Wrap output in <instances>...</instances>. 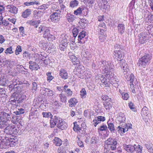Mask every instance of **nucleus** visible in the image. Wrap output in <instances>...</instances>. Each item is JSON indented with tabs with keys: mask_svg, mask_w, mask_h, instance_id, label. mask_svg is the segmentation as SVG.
Listing matches in <instances>:
<instances>
[{
	"mask_svg": "<svg viewBox=\"0 0 153 153\" xmlns=\"http://www.w3.org/2000/svg\"><path fill=\"white\" fill-rule=\"evenodd\" d=\"M70 59L74 65H78L80 62L79 60L74 55H70L69 56Z\"/></svg>",
	"mask_w": 153,
	"mask_h": 153,
	"instance_id": "obj_23",
	"label": "nucleus"
},
{
	"mask_svg": "<svg viewBox=\"0 0 153 153\" xmlns=\"http://www.w3.org/2000/svg\"><path fill=\"white\" fill-rule=\"evenodd\" d=\"M31 13L30 9H27L22 13V16L24 18H26L30 15Z\"/></svg>",
	"mask_w": 153,
	"mask_h": 153,
	"instance_id": "obj_24",
	"label": "nucleus"
},
{
	"mask_svg": "<svg viewBox=\"0 0 153 153\" xmlns=\"http://www.w3.org/2000/svg\"><path fill=\"white\" fill-rule=\"evenodd\" d=\"M148 109L146 107H144L142 109L141 114L143 119H148L149 118L148 116Z\"/></svg>",
	"mask_w": 153,
	"mask_h": 153,
	"instance_id": "obj_15",
	"label": "nucleus"
},
{
	"mask_svg": "<svg viewBox=\"0 0 153 153\" xmlns=\"http://www.w3.org/2000/svg\"><path fill=\"white\" fill-rule=\"evenodd\" d=\"M43 37L47 39L49 41H53L55 39L54 36L51 34L50 28L49 27H45L43 31Z\"/></svg>",
	"mask_w": 153,
	"mask_h": 153,
	"instance_id": "obj_9",
	"label": "nucleus"
},
{
	"mask_svg": "<svg viewBox=\"0 0 153 153\" xmlns=\"http://www.w3.org/2000/svg\"><path fill=\"white\" fill-rule=\"evenodd\" d=\"M42 91V94L45 96H52L53 94V91L49 89L44 88Z\"/></svg>",
	"mask_w": 153,
	"mask_h": 153,
	"instance_id": "obj_22",
	"label": "nucleus"
},
{
	"mask_svg": "<svg viewBox=\"0 0 153 153\" xmlns=\"http://www.w3.org/2000/svg\"><path fill=\"white\" fill-rule=\"evenodd\" d=\"M53 104L55 106H60L62 105L61 103H60V102L57 100L55 101L54 102Z\"/></svg>",
	"mask_w": 153,
	"mask_h": 153,
	"instance_id": "obj_61",
	"label": "nucleus"
},
{
	"mask_svg": "<svg viewBox=\"0 0 153 153\" xmlns=\"http://www.w3.org/2000/svg\"><path fill=\"white\" fill-rule=\"evenodd\" d=\"M9 24L8 22L6 20H4L1 22V25H3L5 26H7Z\"/></svg>",
	"mask_w": 153,
	"mask_h": 153,
	"instance_id": "obj_62",
	"label": "nucleus"
},
{
	"mask_svg": "<svg viewBox=\"0 0 153 153\" xmlns=\"http://www.w3.org/2000/svg\"><path fill=\"white\" fill-rule=\"evenodd\" d=\"M148 2L151 9L153 10V0H148Z\"/></svg>",
	"mask_w": 153,
	"mask_h": 153,
	"instance_id": "obj_57",
	"label": "nucleus"
},
{
	"mask_svg": "<svg viewBox=\"0 0 153 153\" xmlns=\"http://www.w3.org/2000/svg\"><path fill=\"white\" fill-rule=\"evenodd\" d=\"M106 141L107 149L111 150H114L116 149L117 142L115 139L112 138H109Z\"/></svg>",
	"mask_w": 153,
	"mask_h": 153,
	"instance_id": "obj_4",
	"label": "nucleus"
},
{
	"mask_svg": "<svg viewBox=\"0 0 153 153\" xmlns=\"http://www.w3.org/2000/svg\"><path fill=\"white\" fill-rule=\"evenodd\" d=\"M128 105L129 107L131 109L133 110L135 109V108L134 106V105L133 104V103L131 102H130L129 103Z\"/></svg>",
	"mask_w": 153,
	"mask_h": 153,
	"instance_id": "obj_60",
	"label": "nucleus"
},
{
	"mask_svg": "<svg viewBox=\"0 0 153 153\" xmlns=\"http://www.w3.org/2000/svg\"><path fill=\"white\" fill-rule=\"evenodd\" d=\"M123 56V55L122 53V52L120 50H115L114 51V58L116 59L117 61H123L122 62L124 63V64L123 65V64L122 63V66L123 67V68H124L125 66H126V64L125 63L126 61L125 60L123 59H121L122 58Z\"/></svg>",
	"mask_w": 153,
	"mask_h": 153,
	"instance_id": "obj_7",
	"label": "nucleus"
},
{
	"mask_svg": "<svg viewBox=\"0 0 153 153\" xmlns=\"http://www.w3.org/2000/svg\"><path fill=\"white\" fill-rule=\"evenodd\" d=\"M122 98L125 100H127L129 97V94L126 92L121 93Z\"/></svg>",
	"mask_w": 153,
	"mask_h": 153,
	"instance_id": "obj_37",
	"label": "nucleus"
},
{
	"mask_svg": "<svg viewBox=\"0 0 153 153\" xmlns=\"http://www.w3.org/2000/svg\"><path fill=\"white\" fill-rule=\"evenodd\" d=\"M60 102L62 103L66 102L67 100V97L62 92L59 95Z\"/></svg>",
	"mask_w": 153,
	"mask_h": 153,
	"instance_id": "obj_25",
	"label": "nucleus"
},
{
	"mask_svg": "<svg viewBox=\"0 0 153 153\" xmlns=\"http://www.w3.org/2000/svg\"><path fill=\"white\" fill-rule=\"evenodd\" d=\"M74 126L73 127V129L74 131L79 134V133L81 134L84 133V128L82 127H80L76 123H74Z\"/></svg>",
	"mask_w": 153,
	"mask_h": 153,
	"instance_id": "obj_13",
	"label": "nucleus"
},
{
	"mask_svg": "<svg viewBox=\"0 0 153 153\" xmlns=\"http://www.w3.org/2000/svg\"><path fill=\"white\" fill-rule=\"evenodd\" d=\"M24 4L25 6H29L34 4L38 5L39 4V3L37 1L34 0L32 1H27L25 2L24 3Z\"/></svg>",
	"mask_w": 153,
	"mask_h": 153,
	"instance_id": "obj_32",
	"label": "nucleus"
},
{
	"mask_svg": "<svg viewBox=\"0 0 153 153\" xmlns=\"http://www.w3.org/2000/svg\"><path fill=\"white\" fill-rule=\"evenodd\" d=\"M8 11L12 13L16 14L17 12V9L14 6L12 5H8L6 7Z\"/></svg>",
	"mask_w": 153,
	"mask_h": 153,
	"instance_id": "obj_18",
	"label": "nucleus"
},
{
	"mask_svg": "<svg viewBox=\"0 0 153 153\" xmlns=\"http://www.w3.org/2000/svg\"><path fill=\"white\" fill-rule=\"evenodd\" d=\"M59 75L61 78L63 79H66L68 77V74L66 71L64 69L61 68L59 71Z\"/></svg>",
	"mask_w": 153,
	"mask_h": 153,
	"instance_id": "obj_14",
	"label": "nucleus"
},
{
	"mask_svg": "<svg viewBox=\"0 0 153 153\" xmlns=\"http://www.w3.org/2000/svg\"><path fill=\"white\" fill-rule=\"evenodd\" d=\"M68 126L67 123L63 121L62 119H60L59 122L57 124V127L62 130L66 129Z\"/></svg>",
	"mask_w": 153,
	"mask_h": 153,
	"instance_id": "obj_16",
	"label": "nucleus"
},
{
	"mask_svg": "<svg viewBox=\"0 0 153 153\" xmlns=\"http://www.w3.org/2000/svg\"><path fill=\"white\" fill-rule=\"evenodd\" d=\"M13 53L12 51V48L11 47H10L7 48L5 51V53L7 54L9 53V54H11Z\"/></svg>",
	"mask_w": 153,
	"mask_h": 153,
	"instance_id": "obj_49",
	"label": "nucleus"
},
{
	"mask_svg": "<svg viewBox=\"0 0 153 153\" xmlns=\"http://www.w3.org/2000/svg\"><path fill=\"white\" fill-rule=\"evenodd\" d=\"M6 126V127L4 131V133L5 134V136L10 135L17 132V130L15 126H10L8 124V125Z\"/></svg>",
	"mask_w": 153,
	"mask_h": 153,
	"instance_id": "obj_6",
	"label": "nucleus"
},
{
	"mask_svg": "<svg viewBox=\"0 0 153 153\" xmlns=\"http://www.w3.org/2000/svg\"><path fill=\"white\" fill-rule=\"evenodd\" d=\"M117 27L119 33L121 34H122L124 33L125 27L123 24H118Z\"/></svg>",
	"mask_w": 153,
	"mask_h": 153,
	"instance_id": "obj_29",
	"label": "nucleus"
},
{
	"mask_svg": "<svg viewBox=\"0 0 153 153\" xmlns=\"http://www.w3.org/2000/svg\"><path fill=\"white\" fill-rule=\"evenodd\" d=\"M130 88L132 90V92L134 94L136 93L135 88H136V85L138 82L136 79H134V76L133 74H131L129 77Z\"/></svg>",
	"mask_w": 153,
	"mask_h": 153,
	"instance_id": "obj_8",
	"label": "nucleus"
},
{
	"mask_svg": "<svg viewBox=\"0 0 153 153\" xmlns=\"http://www.w3.org/2000/svg\"><path fill=\"white\" fill-rule=\"evenodd\" d=\"M42 115L44 117L51 118L53 117V115L50 112H43Z\"/></svg>",
	"mask_w": 153,
	"mask_h": 153,
	"instance_id": "obj_36",
	"label": "nucleus"
},
{
	"mask_svg": "<svg viewBox=\"0 0 153 153\" xmlns=\"http://www.w3.org/2000/svg\"><path fill=\"white\" fill-rule=\"evenodd\" d=\"M79 4V2L76 0H74L71 1L70 4V7L71 8L76 7Z\"/></svg>",
	"mask_w": 153,
	"mask_h": 153,
	"instance_id": "obj_34",
	"label": "nucleus"
},
{
	"mask_svg": "<svg viewBox=\"0 0 153 153\" xmlns=\"http://www.w3.org/2000/svg\"><path fill=\"white\" fill-rule=\"evenodd\" d=\"M80 95L82 98L86 97V92L84 88H82L80 91Z\"/></svg>",
	"mask_w": 153,
	"mask_h": 153,
	"instance_id": "obj_39",
	"label": "nucleus"
},
{
	"mask_svg": "<svg viewBox=\"0 0 153 153\" xmlns=\"http://www.w3.org/2000/svg\"><path fill=\"white\" fill-rule=\"evenodd\" d=\"M61 119V118L59 117L55 116H54L53 118H52V120H53V121L55 123H56V124L57 123H59V120H60V119Z\"/></svg>",
	"mask_w": 153,
	"mask_h": 153,
	"instance_id": "obj_51",
	"label": "nucleus"
},
{
	"mask_svg": "<svg viewBox=\"0 0 153 153\" xmlns=\"http://www.w3.org/2000/svg\"><path fill=\"white\" fill-rule=\"evenodd\" d=\"M145 146L148 150L153 147L152 145L149 143L146 144Z\"/></svg>",
	"mask_w": 153,
	"mask_h": 153,
	"instance_id": "obj_63",
	"label": "nucleus"
},
{
	"mask_svg": "<svg viewBox=\"0 0 153 153\" xmlns=\"http://www.w3.org/2000/svg\"><path fill=\"white\" fill-rule=\"evenodd\" d=\"M24 113V110L22 108H20L18 109V111H16L15 113L17 115H20L21 114H23Z\"/></svg>",
	"mask_w": 153,
	"mask_h": 153,
	"instance_id": "obj_48",
	"label": "nucleus"
},
{
	"mask_svg": "<svg viewBox=\"0 0 153 153\" xmlns=\"http://www.w3.org/2000/svg\"><path fill=\"white\" fill-rule=\"evenodd\" d=\"M148 34L147 33L142 32L140 34L139 42L141 44L145 43L147 39Z\"/></svg>",
	"mask_w": 153,
	"mask_h": 153,
	"instance_id": "obj_12",
	"label": "nucleus"
},
{
	"mask_svg": "<svg viewBox=\"0 0 153 153\" xmlns=\"http://www.w3.org/2000/svg\"><path fill=\"white\" fill-rule=\"evenodd\" d=\"M45 27V26H40L39 27L36 29V30L38 31L39 33H41L42 32H43Z\"/></svg>",
	"mask_w": 153,
	"mask_h": 153,
	"instance_id": "obj_50",
	"label": "nucleus"
},
{
	"mask_svg": "<svg viewBox=\"0 0 153 153\" xmlns=\"http://www.w3.org/2000/svg\"><path fill=\"white\" fill-rule=\"evenodd\" d=\"M30 25L33 26L37 28L40 23L39 21L29 20L27 22Z\"/></svg>",
	"mask_w": 153,
	"mask_h": 153,
	"instance_id": "obj_28",
	"label": "nucleus"
},
{
	"mask_svg": "<svg viewBox=\"0 0 153 153\" xmlns=\"http://www.w3.org/2000/svg\"><path fill=\"white\" fill-rule=\"evenodd\" d=\"M118 131H120L121 132V133H122V132L123 131V133H125V132L127 131V129L125 128H122L120 126H119L118 127Z\"/></svg>",
	"mask_w": 153,
	"mask_h": 153,
	"instance_id": "obj_47",
	"label": "nucleus"
},
{
	"mask_svg": "<svg viewBox=\"0 0 153 153\" xmlns=\"http://www.w3.org/2000/svg\"><path fill=\"white\" fill-rule=\"evenodd\" d=\"M77 138L78 139L77 143L78 145L80 147H84L83 143L80 140L79 137H77Z\"/></svg>",
	"mask_w": 153,
	"mask_h": 153,
	"instance_id": "obj_46",
	"label": "nucleus"
},
{
	"mask_svg": "<svg viewBox=\"0 0 153 153\" xmlns=\"http://www.w3.org/2000/svg\"><path fill=\"white\" fill-rule=\"evenodd\" d=\"M11 113H7L4 112H0V128L8 125V121L11 119Z\"/></svg>",
	"mask_w": 153,
	"mask_h": 153,
	"instance_id": "obj_1",
	"label": "nucleus"
},
{
	"mask_svg": "<svg viewBox=\"0 0 153 153\" xmlns=\"http://www.w3.org/2000/svg\"><path fill=\"white\" fill-rule=\"evenodd\" d=\"M72 33L73 35V38L75 39V38L77 36L78 33L77 29L76 28H74L72 30Z\"/></svg>",
	"mask_w": 153,
	"mask_h": 153,
	"instance_id": "obj_43",
	"label": "nucleus"
},
{
	"mask_svg": "<svg viewBox=\"0 0 153 153\" xmlns=\"http://www.w3.org/2000/svg\"><path fill=\"white\" fill-rule=\"evenodd\" d=\"M51 119L50 120V126L51 128H53L56 125V123H55L53 121V120H52V117Z\"/></svg>",
	"mask_w": 153,
	"mask_h": 153,
	"instance_id": "obj_52",
	"label": "nucleus"
},
{
	"mask_svg": "<svg viewBox=\"0 0 153 153\" xmlns=\"http://www.w3.org/2000/svg\"><path fill=\"white\" fill-rule=\"evenodd\" d=\"M112 102L111 98L106 96V109L109 110L111 107Z\"/></svg>",
	"mask_w": 153,
	"mask_h": 153,
	"instance_id": "obj_20",
	"label": "nucleus"
},
{
	"mask_svg": "<svg viewBox=\"0 0 153 153\" xmlns=\"http://www.w3.org/2000/svg\"><path fill=\"white\" fill-rule=\"evenodd\" d=\"M5 137L3 138L2 137H0V148L5 149L7 148V145H6V142L4 141Z\"/></svg>",
	"mask_w": 153,
	"mask_h": 153,
	"instance_id": "obj_26",
	"label": "nucleus"
},
{
	"mask_svg": "<svg viewBox=\"0 0 153 153\" xmlns=\"http://www.w3.org/2000/svg\"><path fill=\"white\" fill-rule=\"evenodd\" d=\"M107 123L108 126V128L111 131L114 130V125L112 123H111L109 121H108Z\"/></svg>",
	"mask_w": 153,
	"mask_h": 153,
	"instance_id": "obj_40",
	"label": "nucleus"
},
{
	"mask_svg": "<svg viewBox=\"0 0 153 153\" xmlns=\"http://www.w3.org/2000/svg\"><path fill=\"white\" fill-rule=\"evenodd\" d=\"M123 149L128 152L133 153L135 150V144L133 145L130 144H123Z\"/></svg>",
	"mask_w": 153,
	"mask_h": 153,
	"instance_id": "obj_11",
	"label": "nucleus"
},
{
	"mask_svg": "<svg viewBox=\"0 0 153 153\" xmlns=\"http://www.w3.org/2000/svg\"><path fill=\"white\" fill-rule=\"evenodd\" d=\"M53 143L57 146H60L62 143L61 139L57 137H55L53 140Z\"/></svg>",
	"mask_w": 153,
	"mask_h": 153,
	"instance_id": "obj_31",
	"label": "nucleus"
},
{
	"mask_svg": "<svg viewBox=\"0 0 153 153\" xmlns=\"http://www.w3.org/2000/svg\"><path fill=\"white\" fill-rule=\"evenodd\" d=\"M55 12H53L49 16L48 21L53 22H57L60 18L61 11L58 9L55 10Z\"/></svg>",
	"mask_w": 153,
	"mask_h": 153,
	"instance_id": "obj_3",
	"label": "nucleus"
},
{
	"mask_svg": "<svg viewBox=\"0 0 153 153\" xmlns=\"http://www.w3.org/2000/svg\"><path fill=\"white\" fill-rule=\"evenodd\" d=\"M68 39L69 37L67 36H65L63 37L59 45V48L61 50L63 51L65 50L69 42H68Z\"/></svg>",
	"mask_w": 153,
	"mask_h": 153,
	"instance_id": "obj_10",
	"label": "nucleus"
},
{
	"mask_svg": "<svg viewBox=\"0 0 153 153\" xmlns=\"http://www.w3.org/2000/svg\"><path fill=\"white\" fill-rule=\"evenodd\" d=\"M108 65L107 66V67L108 68L110 69H113V68L114 67V65L111 62H109V63L108 64Z\"/></svg>",
	"mask_w": 153,
	"mask_h": 153,
	"instance_id": "obj_59",
	"label": "nucleus"
},
{
	"mask_svg": "<svg viewBox=\"0 0 153 153\" xmlns=\"http://www.w3.org/2000/svg\"><path fill=\"white\" fill-rule=\"evenodd\" d=\"M152 58V56L149 54L145 55L139 59L137 63L138 66L145 68L146 66L150 62Z\"/></svg>",
	"mask_w": 153,
	"mask_h": 153,
	"instance_id": "obj_2",
	"label": "nucleus"
},
{
	"mask_svg": "<svg viewBox=\"0 0 153 153\" xmlns=\"http://www.w3.org/2000/svg\"><path fill=\"white\" fill-rule=\"evenodd\" d=\"M117 119L119 121L121 122L125 121L126 117L124 113H120Z\"/></svg>",
	"mask_w": 153,
	"mask_h": 153,
	"instance_id": "obj_33",
	"label": "nucleus"
},
{
	"mask_svg": "<svg viewBox=\"0 0 153 153\" xmlns=\"http://www.w3.org/2000/svg\"><path fill=\"white\" fill-rule=\"evenodd\" d=\"M46 75L48 76L47 81L49 82H50L53 79L54 77L51 75V72L47 73Z\"/></svg>",
	"mask_w": 153,
	"mask_h": 153,
	"instance_id": "obj_44",
	"label": "nucleus"
},
{
	"mask_svg": "<svg viewBox=\"0 0 153 153\" xmlns=\"http://www.w3.org/2000/svg\"><path fill=\"white\" fill-rule=\"evenodd\" d=\"M85 36V32L83 30L82 31L79 33V35L78 36L79 42L83 43L84 42H82L81 39L84 38Z\"/></svg>",
	"mask_w": 153,
	"mask_h": 153,
	"instance_id": "obj_30",
	"label": "nucleus"
},
{
	"mask_svg": "<svg viewBox=\"0 0 153 153\" xmlns=\"http://www.w3.org/2000/svg\"><path fill=\"white\" fill-rule=\"evenodd\" d=\"M70 45L71 49L72 50H74L76 46V44L75 43V41H72L70 43Z\"/></svg>",
	"mask_w": 153,
	"mask_h": 153,
	"instance_id": "obj_53",
	"label": "nucleus"
},
{
	"mask_svg": "<svg viewBox=\"0 0 153 153\" xmlns=\"http://www.w3.org/2000/svg\"><path fill=\"white\" fill-rule=\"evenodd\" d=\"M99 120H97V118H96L94 120L92 123L95 126H96L97 125L100 123Z\"/></svg>",
	"mask_w": 153,
	"mask_h": 153,
	"instance_id": "obj_56",
	"label": "nucleus"
},
{
	"mask_svg": "<svg viewBox=\"0 0 153 153\" xmlns=\"http://www.w3.org/2000/svg\"><path fill=\"white\" fill-rule=\"evenodd\" d=\"M82 11V8L79 7L76 10H75L74 11V14L76 15H78L80 14Z\"/></svg>",
	"mask_w": 153,
	"mask_h": 153,
	"instance_id": "obj_42",
	"label": "nucleus"
},
{
	"mask_svg": "<svg viewBox=\"0 0 153 153\" xmlns=\"http://www.w3.org/2000/svg\"><path fill=\"white\" fill-rule=\"evenodd\" d=\"M97 120H99L100 122L101 121H103L105 120V117L102 116H98L97 117Z\"/></svg>",
	"mask_w": 153,
	"mask_h": 153,
	"instance_id": "obj_64",
	"label": "nucleus"
},
{
	"mask_svg": "<svg viewBox=\"0 0 153 153\" xmlns=\"http://www.w3.org/2000/svg\"><path fill=\"white\" fill-rule=\"evenodd\" d=\"M6 91L3 88H0V97H3L5 95Z\"/></svg>",
	"mask_w": 153,
	"mask_h": 153,
	"instance_id": "obj_45",
	"label": "nucleus"
},
{
	"mask_svg": "<svg viewBox=\"0 0 153 153\" xmlns=\"http://www.w3.org/2000/svg\"><path fill=\"white\" fill-rule=\"evenodd\" d=\"M69 106V107H75L78 102V100L75 97L71 98L68 100Z\"/></svg>",
	"mask_w": 153,
	"mask_h": 153,
	"instance_id": "obj_19",
	"label": "nucleus"
},
{
	"mask_svg": "<svg viewBox=\"0 0 153 153\" xmlns=\"http://www.w3.org/2000/svg\"><path fill=\"white\" fill-rule=\"evenodd\" d=\"M103 131H105V125H103L102 126H101L99 130V132L100 134H101V135H102V134H103V136L102 138H104L105 137V134L103 133Z\"/></svg>",
	"mask_w": 153,
	"mask_h": 153,
	"instance_id": "obj_35",
	"label": "nucleus"
},
{
	"mask_svg": "<svg viewBox=\"0 0 153 153\" xmlns=\"http://www.w3.org/2000/svg\"><path fill=\"white\" fill-rule=\"evenodd\" d=\"M4 141L6 142V145H7V148L10 147H13L16 145L18 143V141L17 140L12 137H9L8 136H5L4 139L3 140Z\"/></svg>",
	"mask_w": 153,
	"mask_h": 153,
	"instance_id": "obj_5",
	"label": "nucleus"
},
{
	"mask_svg": "<svg viewBox=\"0 0 153 153\" xmlns=\"http://www.w3.org/2000/svg\"><path fill=\"white\" fill-rule=\"evenodd\" d=\"M132 125L131 123H128L126 124L124 128L127 129V131L128 129L132 128Z\"/></svg>",
	"mask_w": 153,
	"mask_h": 153,
	"instance_id": "obj_54",
	"label": "nucleus"
},
{
	"mask_svg": "<svg viewBox=\"0 0 153 153\" xmlns=\"http://www.w3.org/2000/svg\"><path fill=\"white\" fill-rule=\"evenodd\" d=\"M5 39L3 36L0 34V43L2 44L5 41Z\"/></svg>",
	"mask_w": 153,
	"mask_h": 153,
	"instance_id": "obj_58",
	"label": "nucleus"
},
{
	"mask_svg": "<svg viewBox=\"0 0 153 153\" xmlns=\"http://www.w3.org/2000/svg\"><path fill=\"white\" fill-rule=\"evenodd\" d=\"M5 10V7L3 5H0V14L1 15L2 14L4 13Z\"/></svg>",
	"mask_w": 153,
	"mask_h": 153,
	"instance_id": "obj_55",
	"label": "nucleus"
},
{
	"mask_svg": "<svg viewBox=\"0 0 153 153\" xmlns=\"http://www.w3.org/2000/svg\"><path fill=\"white\" fill-rule=\"evenodd\" d=\"M30 64L29 68L32 71L37 70L40 67L37 64L34 62L30 61L29 62Z\"/></svg>",
	"mask_w": 153,
	"mask_h": 153,
	"instance_id": "obj_17",
	"label": "nucleus"
},
{
	"mask_svg": "<svg viewBox=\"0 0 153 153\" xmlns=\"http://www.w3.org/2000/svg\"><path fill=\"white\" fill-rule=\"evenodd\" d=\"M63 88L64 91L65 92L66 96L69 97H71L73 94V91L70 88H68V86L67 85H65Z\"/></svg>",
	"mask_w": 153,
	"mask_h": 153,
	"instance_id": "obj_21",
	"label": "nucleus"
},
{
	"mask_svg": "<svg viewBox=\"0 0 153 153\" xmlns=\"http://www.w3.org/2000/svg\"><path fill=\"white\" fill-rule=\"evenodd\" d=\"M32 90L33 92H35L38 88V85L37 83L35 82H33L32 83Z\"/></svg>",
	"mask_w": 153,
	"mask_h": 153,
	"instance_id": "obj_41",
	"label": "nucleus"
},
{
	"mask_svg": "<svg viewBox=\"0 0 153 153\" xmlns=\"http://www.w3.org/2000/svg\"><path fill=\"white\" fill-rule=\"evenodd\" d=\"M142 147L139 144H138L137 147H135V150L137 153H142Z\"/></svg>",
	"mask_w": 153,
	"mask_h": 153,
	"instance_id": "obj_38",
	"label": "nucleus"
},
{
	"mask_svg": "<svg viewBox=\"0 0 153 153\" xmlns=\"http://www.w3.org/2000/svg\"><path fill=\"white\" fill-rule=\"evenodd\" d=\"M66 17L67 20L69 22L74 21L76 18L74 15L68 13L67 14Z\"/></svg>",
	"mask_w": 153,
	"mask_h": 153,
	"instance_id": "obj_27",
	"label": "nucleus"
}]
</instances>
